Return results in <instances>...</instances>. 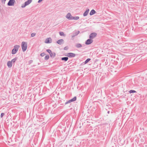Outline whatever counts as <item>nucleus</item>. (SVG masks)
I'll return each mask as SVG.
<instances>
[{"label": "nucleus", "mask_w": 147, "mask_h": 147, "mask_svg": "<svg viewBox=\"0 0 147 147\" xmlns=\"http://www.w3.org/2000/svg\"><path fill=\"white\" fill-rule=\"evenodd\" d=\"M78 34V33H77V32H76V33H75V35L76 36H77V35Z\"/></svg>", "instance_id": "33"}, {"label": "nucleus", "mask_w": 147, "mask_h": 147, "mask_svg": "<svg viewBox=\"0 0 147 147\" xmlns=\"http://www.w3.org/2000/svg\"><path fill=\"white\" fill-rule=\"evenodd\" d=\"M91 60L90 58L87 59L84 62L82 63L84 65H85L89 61Z\"/></svg>", "instance_id": "17"}, {"label": "nucleus", "mask_w": 147, "mask_h": 147, "mask_svg": "<svg viewBox=\"0 0 147 147\" xmlns=\"http://www.w3.org/2000/svg\"><path fill=\"white\" fill-rule=\"evenodd\" d=\"M72 102V101L71 99H70V100H69L68 101H67L66 102H65V105L67 104L68 103H70V102Z\"/></svg>", "instance_id": "21"}, {"label": "nucleus", "mask_w": 147, "mask_h": 147, "mask_svg": "<svg viewBox=\"0 0 147 147\" xmlns=\"http://www.w3.org/2000/svg\"><path fill=\"white\" fill-rule=\"evenodd\" d=\"M43 0H39L38 1V3H40V2H41Z\"/></svg>", "instance_id": "31"}, {"label": "nucleus", "mask_w": 147, "mask_h": 147, "mask_svg": "<svg viewBox=\"0 0 147 147\" xmlns=\"http://www.w3.org/2000/svg\"><path fill=\"white\" fill-rule=\"evenodd\" d=\"M4 115H5V114L4 113H2L1 114V118H2L3 116Z\"/></svg>", "instance_id": "30"}, {"label": "nucleus", "mask_w": 147, "mask_h": 147, "mask_svg": "<svg viewBox=\"0 0 147 147\" xmlns=\"http://www.w3.org/2000/svg\"><path fill=\"white\" fill-rule=\"evenodd\" d=\"M15 2V0H9L7 3V5L9 6H13Z\"/></svg>", "instance_id": "3"}, {"label": "nucleus", "mask_w": 147, "mask_h": 147, "mask_svg": "<svg viewBox=\"0 0 147 147\" xmlns=\"http://www.w3.org/2000/svg\"><path fill=\"white\" fill-rule=\"evenodd\" d=\"M27 5L24 3V4H22L21 5V7L22 8H24Z\"/></svg>", "instance_id": "26"}, {"label": "nucleus", "mask_w": 147, "mask_h": 147, "mask_svg": "<svg viewBox=\"0 0 147 147\" xmlns=\"http://www.w3.org/2000/svg\"><path fill=\"white\" fill-rule=\"evenodd\" d=\"M93 40L91 39H88L85 42V44L87 45H89L93 42Z\"/></svg>", "instance_id": "7"}, {"label": "nucleus", "mask_w": 147, "mask_h": 147, "mask_svg": "<svg viewBox=\"0 0 147 147\" xmlns=\"http://www.w3.org/2000/svg\"><path fill=\"white\" fill-rule=\"evenodd\" d=\"M89 11V9H87L86 11L83 14V16H87L88 13Z\"/></svg>", "instance_id": "11"}, {"label": "nucleus", "mask_w": 147, "mask_h": 147, "mask_svg": "<svg viewBox=\"0 0 147 147\" xmlns=\"http://www.w3.org/2000/svg\"><path fill=\"white\" fill-rule=\"evenodd\" d=\"M52 42V39L51 38H46L45 41V42L46 43H51Z\"/></svg>", "instance_id": "8"}, {"label": "nucleus", "mask_w": 147, "mask_h": 147, "mask_svg": "<svg viewBox=\"0 0 147 147\" xmlns=\"http://www.w3.org/2000/svg\"><path fill=\"white\" fill-rule=\"evenodd\" d=\"M97 35L96 33L95 32L92 33L90 34L89 36V38L90 39H93Z\"/></svg>", "instance_id": "5"}, {"label": "nucleus", "mask_w": 147, "mask_h": 147, "mask_svg": "<svg viewBox=\"0 0 147 147\" xmlns=\"http://www.w3.org/2000/svg\"><path fill=\"white\" fill-rule=\"evenodd\" d=\"M96 12V11L94 9H92L90 11V15L91 16L95 13Z\"/></svg>", "instance_id": "15"}, {"label": "nucleus", "mask_w": 147, "mask_h": 147, "mask_svg": "<svg viewBox=\"0 0 147 147\" xmlns=\"http://www.w3.org/2000/svg\"><path fill=\"white\" fill-rule=\"evenodd\" d=\"M22 47L23 52H24L27 49V43L26 42H22Z\"/></svg>", "instance_id": "2"}, {"label": "nucleus", "mask_w": 147, "mask_h": 147, "mask_svg": "<svg viewBox=\"0 0 147 147\" xmlns=\"http://www.w3.org/2000/svg\"><path fill=\"white\" fill-rule=\"evenodd\" d=\"M68 59L67 57H65L61 58V60L62 61H67Z\"/></svg>", "instance_id": "16"}, {"label": "nucleus", "mask_w": 147, "mask_h": 147, "mask_svg": "<svg viewBox=\"0 0 147 147\" xmlns=\"http://www.w3.org/2000/svg\"><path fill=\"white\" fill-rule=\"evenodd\" d=\"M36 33H32L31 34V36L32 37H34L35 35H36Z\"/></svg>", "instance_id": "27"}, {"label": "nucleus", "mask_w": 147, "mask_h": 147, "mask_svg": "<svg viewBox=\"0 0 147 147\" xmlns=\"http://www.w3.org/2000/svg\"><path fill=\"white\" fill-rule=\"evenodd\" d=\"M110 113V111H108L107 113L109 114Z\"/></svg>", "instance_id": "35"}, {"label": "nucleus", "mask_w": 147, "mask_h": 147, "mask_svg": "<svg viewBox=\"0 0 147 147\" xmlns=\"http://www.w3.org/2000/svg\"><path fill=\"white\" fill-rule=\"evenodd\" d=\"M129 92L130 93L136 92V91L134 90H131L129 91Z\"/></svg>", "instance_id": "22"}, {"label": "nucleus", "mask_w": 147, "mask_h": 147, "mask_svg": "<svg viewBox=\"0 0 147 147\" xmlns=\"http://www.w3.org/2000/svg\"><path fill=\"white\" fill-rule=\"evenodd\" d=\"M67 49L66 47H65L64 48V49L65 50H67Z\"/></svg>", "instance_id": "32"}, {"label": "nucleus", "mask_w": 147, "mask_h": 147, "mask_svg": "<svg viewBox=\"0 0 147 147\" xmlns=\"http://www.w3.org/2000/svg\"><path fill=\"white\" fill-rule=\"evenodd\" d=\"M32 62H33V60H30L28 61V64L29 65L30 64H31Z\"/></svg>", "instance_id": "29"}, {"label": "nucleus", "mask_w": 147, "mask_h": 147, "mask_svg": "<svg viewBox=\"0 0 147 147\" xmlns=\"http://www.w3.org/2000/svg\"><path fill=\"white\" fill-rule=\"evenodd\" d=\"M63 40L62 39H60L57 41V43L59 45H61L63 43Z\"/></svg>", "instance_id": "9"}, {"label": "nucleus", "mask_w": 147, "mask_h": 147, "mask_svg": "<svg viewBox=\"0 0 147 147\" xmlns=\"http://www.w3.org/2000/svg\"><path fill=\"white\" fill-rule=\"evenodd\" d=\"M79 19V16H73L72 20H78Z\"/></svg>", "instance_id": "19"}, {"label": "nucleus", "mask_w": 147, "mask_h": 147, "mask_svg": "<svg viewBox=\"0 0 147 147\" xmlns=\"http://www.w3.org/2000/svg\"><path fill=\"white\" fill-rule=\"evenodd\" d=\"M32 1V0H28L27 1H26L25 2V3L27 5H28L30 4Z\"/></svg>", "instance_id": "14"}, {"label": "nucleus", "mask_w": 147, "mask_h": 147, "mask_svg": "<svg viewBox=\"0 0 147 147\" xmlns=\"http://www.w3.org/2000/svg\"><path fill=\"white\" fill-rule=\"evenodd\" d=\"M65 17L67 19L69 20H72L73 16H71V14L68 13L66 16Z\"/></svg>", "instance_id": "6"}, {"label": "nucleus", "mask_w": 147, "mask_h": 147, "mask_svg": "<svg viewBox=\"0 0 147 147\" xmlns=\"http://www.w3.org/2000/svg\"><path fill=\"white\" fill-rule=\"evenodd\" d=\"M46 51L47 52L49 53V54L52 53L51 50L49 49H47Z\"/></svg>", "instance_id": "25"}, {"label": "nucleus", "mask_w": 147, "mask_h": 147, "mask_svg": "<svg viewBox=\"0 0 147 147\" xmlns=\"http://www.w3.org/2000/svg\"><path fill=\"white\" fill-rule=\"evenodd\" d=\"M66 56L69 58L74 57H75L76 54L73 53H67Z\"/></svg>", "instance_id": "4"}, {"label": "nucleus", "mask_w": 147, "mask_h": 147, "mask_svg": "<svg viewBox=\"0 0 147 147\" xmlns=\"http://www.w3.org/2000/svg\"><path fill=\"white\" fill-rule=\"evenodd\" d=\"M50 55L51 57L54 58L55 56L56 53L54 52L52 53H52L50 54Z\"/></svg>", "instance_id": "13"}, {"label": "nucleus", "mask_w": 147, "mask_h": 147, "mask_svg": "<svg viewBox=\"0 0 147 147\" xmlns=\"http://www.w3.org/2000/svg\"><path fill=\"white\" fill-rule=\"evenodd\" d=\"M20 46L19 45H16L14 47L13 49L11 51V54H15L18 50Z\"/></svg>", "instance_id": "1"}, {"label": "nucleus", "mask_w": 147, "mask_h": 147, "mask_svg": "<svg viewBox=\"0 0 147 147\" xmlns=\"http://www.w3.org/2000/svg\"><path fill=\"white\" fill-rule=\"evenodd\" d=\"M18 58L17 57H16L15 58H14L13 59H12L11 60V62H12V63H14L16 60Z\"/></svg>", "instance_id": "18"}, {"label": "nucleus", "mask_w": 147, "mask_h": 147, "mask_svg": "<svg viewBox=\"0 0 147 147\" xmlns=\"http://www.w3.org/2000/svg\"><path fill=\"white\" fill-rule=\"evenodd\" d=\"M77 33H78V34H79V33H80V31H78V32H77Z\"/></svg>", "instance_id": "36"}, {"label": "nucleus", "mask_w": 147, "mask_h": 147, "mask_svg": "<svg viewBox=\"0 0 147 147\" xmlns=\"http://www.w3.org/2000/svg\"><path fill=\"white\" fill-rule=\"evenodd\" d=\"M12 65V62L11 61H8L7 63V65L9 68H11V67Z\"/></svg>", "instance_id": "10"}, {"label": "nucleus", "mask_w": 147, "mask_h": 147, "mask_svg": "<svg viewBox=\"0 0 147 147\" xmlns=\"http://www.w3.org/2000/svg\"><path fill=\"white\" fill-rule=\"evenodd\" d=\"M71 99L72 102L76 100V96H75Z\"/></svg>", "instance_id": "23"}, {"label": "nucleus", "mask_w": 147, "mask_h": 147, "mask_svg": "<svg viewBox=\"0 0 147 147\" xmlns=\"http://www.w3.org/2000/svg\"><path fill=\"white\" fill-rule=\"evenodd\" d=\"M49 55H46L45 56V60H47L49 59Z\"/></svg>", "instance_id": "20"}, {"label": "nucleus", "mask_w": 147, "mask_h": 147, "mask_svg": "<svg viewBox=\"0 0 147 147\" xmlns=\"http://www.w3.org/2000/svg\"><path fill=\"white\" fill-rule=\"evenodd\" d=\"M76 36V35H75V34L74 35H73L72 36V37H74V36Z\"/></svg>", "instance_id": "34"}, {"label": "nucleus", "mask_w": 147, "mask_h": 147, "mask_svg": "<svg viewBox=\"0 0 147 147\" xmlns=\"http://www.w3.org/2000/svg\"><path fill=\"white\" fill-rule=\"evenodd\" d=\"M45 53H42L40 54V55L42 57L44 56L45 55Z\"/></svg>", "instance_id": "28"}, {"label": "nucleus", "mask_w": 147, "mask_h": 147, "mask_svg": "<svg viewBox=\"0 0 147 147\" xmlns=\"http://www.w3.org/2000/svg\"><path fill=\"white\" fill-rule=\"evenodd\" d=\"M76 47L78 48H81L82 47V45L80 43H77L75 45Z\"/></svg>", "instance_id": "12"}, {"label": "nucleus", "mask_w": 147, "mask_h": 147, "mask_svg": "<svg viewBox=\"0 0 147 147\" xmlns=\"http://www.w3.org/2000/svg\"><path fill=\"white\" fill-rule=\"evenodd\" d=\"M59 34L61 36H64V34L63 32H60Z\"/></svg>", "instance_id": "24"}, {"label": "nucleus", "mask_w": 147, "mask_h": 147, "mask_svg": "<svg viewBox=\"0 0 147 147\" xmlns=\"http://www.w3.org/2000/svg\"><path fill=\"white\" fill-rule=\"evenodd\" d=\"M6 0H2V1H5Z\"/></svg>", "instance_id": "37"}]
</instances>
